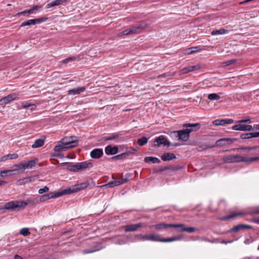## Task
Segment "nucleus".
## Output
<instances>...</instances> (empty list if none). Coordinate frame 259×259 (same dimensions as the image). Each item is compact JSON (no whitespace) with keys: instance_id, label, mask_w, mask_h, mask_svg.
<instances>
[{"instance_id":"31","label":"nucleus","mask_w":259,"mask_h":259,"mask_svg":"<svg viewBox=\"0 0 259 259\" xmlns=\"http://www.w3.org/2000/svg\"><path fill=\"white\" fill-rule=\"evenodd\" d=\"M144 161L146 162H151L153 163H159L160 162V160L158 158L151 156L145 157Z\"/></svg>"},{"instance_id":"19","label":"nucleus","mask_w":259,"mask_h":259,"mask_svg":"<svg viewBox=\"0 0 259 259\" xmlns=\"http://www.w3.org/2000/svg\"><path fill=\"white\" fill-rule=\"evenodd\" d=\"M103 152L102 149L96 148L90 153V156L94 159L100 158L103 155Z\"/></svg>"},{"instance_id":"57","label":"nucleus","mask_w":259,"mask_h":259,"mask_svg":"<svg viewBox=\"0 0 259 259\" xmlns=\"http://www.w3.org/2000/svg\"><path fill=\"white\" fill-rule=\"evenodd\" d=\"M251 136L252 138L254 137H259V132H255V133H251Z\"/></svg>"},{"instance_id":"47","label":"nucleus","mask_w":259,"mask_h":259,"mask_svg":"<svg viewBox=\"0 0 259 259\" xmlns=\"http://www.w3.org/2000/svg\"><path fill=\"white\" fill-rule=\"evenodd\" d=\"M20 234L24 236H27L30 234L27 228H23L20 231Z\"/></svg>"},{"instance_id":"33","label":"nucleus","mask_w":259,"mask_h":259,"mask_svg":"<svg viewBox=\"0 0 259 259\" xmlns=\"http://www.w3.org/2000/svg\"><path fill=\"white\" fill-rule=\"evenodd\" d=\"M228 30L225 29H220L219 30H214L211 32V34L212 35H219V34H223L227 33Z\"/></svg>"},{"instance_id":"16","label":"nucleus","mask_w":259,"mask_h":259,"mask_svg":"<svg viewBox=\"0 0 259 259\" xmlns=\"http://www.w3.org/2000/svg\"><path fill=\"white\" fill-rule=\"evenodd\" d=\"M200 68V66L199 65L190 66L182 69L180 71V73L181 74H186L188 73V72L198 70Z\"/></svg>"},{"instance_id":"22","label":"nucleus","mask_w":259,"mask_h":259,"mask_svg":"<svg viewBox=\"0 0 259 259\" xmlns=\"http://www.w3.org/2000/svg\"><path fill=\"white\" fill-rule=\"evenodd\" d=\"M118 147L117 146L112 147L108 145L105 148V152L107 155H114L118 152Z\"/></svg>"},{"instance_id":"24","label":"nucleus","mask_w":259,"mask_h":259,"mask_svg":"<svg viewBox=\"0 0 259 259\" xmlns=\"http://www.w3.org/2000/svg\"><path fill=\"white\" fill-rule=\"evenodd\" d=\"M161 159L164 161H170L176 158V155L172 153H165L161 156Z\"/></svg>"},{"instance_id":"1","label":"nucleus","mask_w":259,"mask_h":259,"mask_svg":"<svg viewBox=\"0 0 259 259\" xmlns=\"http://www.w3.org/2000/svg\"><path fill=\"white\" fill-rule=\"evenodd\" d=\"M64 195H65V193H64V190L57 192H50L48 194L42 195L39 199L37 198L34 199H30L31 200V202L30 204H37L41 202L47 201L50 199L60 197Z\"/></svg>"},{"instance_id":"34","label":"nucleus","mask_w":259,"mask_h":259,"mask_svg":"<svg viewBox=\"0 0 259 259\" xmlns=\"http://www.w3.org/2000/svg\"><path fill=\"white\" fill-rule=\"evenodd\" d=\"M37 161V159H35L34 160L25 161L27 168H31L32 167H34L35 165V164H36Z\"/></svg>"},{"instance_id":"61","label":"nucleus","mask_w":259,"mask_h":259,"mask_svg":"<svg viewBox=\"0 0 259 259\" xmlns=\"http://www.w3.org/2000/svg\"><path fill=\"white\" fill-rule=\"evenodd\" d=\"M31 180H32V178H31V177L26 178L24 179V180L25 181V182H30V181H31Z\"/></svg>"},{"instance_id":"42","label":"nucleus","mask_w":259,"mask_h":259,"mask_svg":"<svg viewBox=\"0 0 259 259\" xmlns=\"http://www.w3.org/2000/svg\"><path fill=\"white\" fill-rule=\"evenodd\" d=\"M133 30H132V27L130 28H128L126 30L123 31L122 32L119 33L118 35L121 36L122 35H128L131 34H133Z\"/></svg>"},{"instance_id":"63","label":"nucleus","mask_w":259,"mask_h":259,"mask_svg":"<svg viewBox=\"0 0 259 259\" xmlns=\"http://www.w3.org/2000/svg\"><path fill=\"white\" fill-rule=\"evenodd\" d=\"M253 213H259V207H256L253 210Z\"/></svg>"},{"instance_id":"40","label":"nucleus","mask_w":259,"mask_h":259,"mask_svg":"<svg viewBox=\"0 0 259 259\" xmlns=\"http://www.w3.org/2000/svg\"><path fill=\"white\" fill-rule=\"evenodd\" d=\"M15 166L18 167L19 170H24L27 168L25 161L20 162L17 164H16Z\"/></svg>"},{"instance_id":"58","label":"nucleus","mask_w":259,"mask_h":259,"mask_svg":"<svg viewBox=\"0 0 259 259\" xmlns=\"http://www.w3.org/2000/svg\"><path fill=\"white\" fill-rule=\"evenodd\" d=\"M6 103H5V101L4 100V98L0 99V105L1 106H4Z\"/></svg>"},{"instance_id":"12","label":"nucleus","mask_w":259,"mask_h":259,"mask_svg":"<svg viewBox=\"0 0 259 259\" xmlns=\"http://www.w3.org/2000/svg\"><path fill=\"white\" fill-rule=\"evenodd\" d=\"M144 224L142 223L135 224H130L128 225H126L124 227V230L126 232H134L138 230L139 228L143 227Z\"/></svg>"},{"instance_id":"25","label":"nucleus","mask_w":259,"mask_h":259,"mask_svg":"<svg viewBox=\"0 0 259 259\" xmlns=\"http://www.w3.org/2000/svg\"><path fill=\"white\" fill-rule=\"evenodd\" d=\"M176 226H178L176 228H181L182 229L181 232H188L189 233H192L197 230V229L194 227H185L184 224H176Z\"/></svg>"},{"instance_id":"35","label":"nucleus","mask_w":259,"mask_h":259,"mask_svg":"<svg viewBox=\"0 0 259 259\" xmlns=\"http://www.w3.org/2000/svg\"><path fill=\"white\" fill-rule=\"evenodd\" d=\"M135 237L140 241H148V234H140L138 235H137Z\"/></svg>"},{"instance_id":"17","label":"nucleus","mask_w":259,"mask_h":259,"mask_svg":"<svg viewBox=\"0 0 259 259\" xmlns=\"http://www.w3.org/2000/svg\"><path fill=\"white\" fill-rule=\"evenodd\" d=\"M148 241H155V242H161L162 241V238L160 234L156 233L148 234Z\"/></svg>"},{"instance_id":"39","label":"nucleus","mask_w":259,"mask_h":259,"mask_svg":"<svg viewBox=\"0 0 259 259\" xmlns=\"http://www.w3.org/2000/svg\"><path fill=\"white\" fill-rule=\"evenodd\" d=\"M259 149V146H253V147H242L240 148H237V150H243V151H249L254 149Z\"/></svg>"},{"instance_id":"20","label":"nucleus","mask_w":259,"mask_h":259,"mask_svg":"<svg viewBox=\"0 0 259 259\" xmlns=\"http://www.w3.org/2000/svg\"><path fill=\"white\" fill-rule=\"evenodd\" d=\"M67 149H68V148H67V146L64 144L63 140L61 139V140L58 142V144L54 147V150L55 152H59L64 151Z\"/></svg>"},{"instance_id":"37","label":"nucleus","mask_w":259,"mask_h":259,"mask_svg":"<svg viewBox=\"0 0 259 259\" xmlns=\"http://www.w3.org/2000/svg\"><path fill=\"white\" fill-rule=\"evenodd\" d=\"M220 98V96L216 93H211L208 96V99L211 101L218 100Z\"/></svg>"},{"instance_id":"7","label":"nucleus","mask_w":259,"mask_h":259,"mask_svg":"<svg viewBox=\"0 0 259 259\" xmlns=\"http://www.w3.org/2000/svg\"><path fill=\"white\" fill-rule=\"evenodd\" d=\"M247 214V212L243 211H234L229 215L221 218L220 220L221 221H227L231 219L234 220L237 218L243 217Z\"/></svg>"},{"instance_id":"27","label":"nucleus","mask_w":259,"mask_h":259,"mask_svg":"<svg viewBox=\"0 0 259 259\" xmlns=\"http://www.w3.org/2000/svg\"><path fill=\"white\" fill-rule=\"evenodd\" d=\"M67 0H55L46 5L47 9L52 8L53 7L57 6L62 5L63 3L65 2Z\"/></svg>"},{"instance_id":"45","label":"nucleus","mask_w":259,"mask_h":259,"mask_svg":"<svg viewBox=\"0 0 259 259\" xmlns=\"http://www.w3.org/2000/svg\"><path fill=\"white\" fill-rule=\"evenodd\" d=\"M34 25L33 19H29L27 21H24L21 24V27H24L25 26H29Z\"/></svg>"},{"instance_id":"64","label":"nucleus","mask_w":259,"mask_h":259,"mask_svg":"<svg viewBox=\"0 0 259 259\" xmlns=\"http://www.w3.org/2000/svg\"><path fill=\"white\" fill-rule=\"evenodd\" d=\"M7 182L4 181H0V186L6 184Z\"/></svg>"},{"instance_id":"55","label":"nucleus","mask_w":259,"mask_h":259,"mask_svg":"<svg viewBox=\"0 0 259 259\" xmlns=\"http://www.w3.org/2000/svg\"><path fill=\"white\" fill-rule=\"evenodd\" d=\"M41 8V6H40V5H36L34 7H33V8H32L31 9L32 10V11L33 12L34 11L38 10L39 9H40Z\"/></svg>"},{"instance_id":"14","label":"nucleus","mask_w":259,"mask_h":259,"mask_svg":"<svg viewBox=\"0 0 259 259\" xmlns=\"http://www.w3.org/2000/svg\"><path fill=\"white\" fill-rule=\"evenodd\" d=\"M175 132L178 134L179 139L183 141L186 142L188 141L189 138V134L185 129L178 131Z\"/></svg>"},{"instance_id":"23","label":"nucleus","mask_w":259,"mask_h":259,"mask_svg":"<svg viewBox=\"0 0 259 259\" xmlns=\"http://www.w3.org/2000/svg\"><path fill=\"white\" fill-rule=\"evenodd\" d=\"M148 26L147 24H141L137 26H133L132 27V30H133L134 33H139L141 32L143 30L146 28Z\"/></svg>"},{"instance_id":"15","label":"nucleus","mask_w":259,"mask_h":259,"mask_svg":"<svg viewBox=\"0 0 259 259\" xmlns=\"http://www.w3.org/2000/svg\"><path fill=\"white\" fill-rule=\"evenodd\" d=\"M233 143V141L229 138H223L217 141L215 146L224 147Z\"/></svg>"},{"instance_id":"3","label":"nucleus","mask_w":259,"mask_h":259,"mask_svg":"<svg viewBox=\"0 0 259 259\" xmlns=\"http://www.w3.org/2000/svg\"><path fill=\"white\" fill-rule=\"evenodd\" d=\"M92 166V164L88 162H81L75 164H70L67 166V169L70 171H77L83 170Z\"/></svg>"},{"instance_id":"53","label":"nucleus","mask_w":259,"mask_h":259,"mask_svg":"<svg viewBox=\"0 0 259 259\" xmlns=\"http://www.w3.org/2000/svg\"><path fill=\"white\" fill-rule=\"evenodd\" d=\"M49 190V188L47 186L44 187L43 188H41L38 190V193L39 194H42L45 192H48Z\"/></svg>"},{"instance_id":"9","label":"nucleus","mask_w":259,"mask_h":259,"mask_svg":"<svg viewBox=\"0 0 259 259\" xmlns=\"http://www.w3.org/2000/svg\"><path fill=\"white\" fill-rule=\"evenodd\" d=\"M178 226H176V224H166L164 223H159L149 226V228L152 229H155L157 230H162L168 228H176Z\"/></svg>"},{"instance_id":"50","label":"nucleus","mask_w":259,"mask_h":259,"mask_svg":"<svg viewBox=\"0 0 259 259\" xmlns=\"http://www.w3.org/2000/svg\"><path fill=\"white\" fill-rule=\"evenodd\" d=\"M32 106H35L34 104H32L27 102H23L22 103V106L23 108H27Z\"/></svg>"},{"instance_id":"18","label":"nucleus","mask_w":259,"mask_h":259,"mask_svg":"<svg viewBox=\"0 0 259 259\" xmlns=\"http://www.w3.org/2000/svg\"><path fill=\"white\" fill-rule=\"evenodd\" d=\"M252 226L248 225H245V224H239L237 226H235L233 227L230 230V232H237L240 230H242L245 229H251Z\"/></svg>"},{"instance_id":"56","label":"nucleus","mask_w":259,"mask_h":259,"mask_svg":"<svg viewBox=\"0 0 259 259\" xmlns=\"http://www.w3.org/2000/svg\"><path fill=\"white\" fill-rule=\"evenodd\" d=\"M200 240L203 241H206V242H210V243L213 242V241L210 240L208 238H207L206 237H202L200 239Z\"/></svg>"},{"instance_id":"49","label":"nucleus","mask_w":259,"mask_h":259,"mask_svg":"<svg viewBox=\"0 0 259 259\" xmlns=\"http://www.w3.org/2000/svg\"><path fill=\"white\" fill-rule=\"evenodd\" d=\"M251 135H252L251 133L244 134L241 136V138L242 139H250V138H252Z\"/></svg>"},{"instance_id":"54","label":"nucleus","mask_w":259,"mask_h":259,"mask_svg":"<svg viewBox=\"0 0 259 259\" xmlns=\"http://www.w3.org/2000/svg\"><path fill=\"white\" fill-rule=\"evenodd\" d=\"M29 13V14H31V13H33V11H32V9H30L29 10H25V11H24L23 12H21L20 14H23L24 13Z\"/></svg>"},{"instance_id":"41","label":"nucleus","mask_w":259,"mask_h":259,"mask_svg":"<svg viewBox=\"0 0 259 259\" xmlns=\"http://www.w3.org/2000/svg\"><path fill=\"white\" fill-rule=\"evenodd\" d=\"M148 138L145 137H143L142 138L139 139L137 143L140 146H143L146 144L148 142Z\"/></svg>"},{"instance_id":"10","label":"nucleus","mask_w":259,"mask_h":259,"mask_svg":"<svg viewBox=\"0 0 259 259\" xmlns=\"http://www.w3.org/2000/svg\"><path fill=\"white\" fill-rule=\"evenodd\" d=\"M161 145L169 146L170 143L163 136H160L156 138L154 142V147H159Z\"/></svg>"},{"instance_id":"60","label":"nucleus","mask_w":259,"mask_h":259,"mask_svg":"<svg viewBox=\"0 0 259 259\" xmlns=\"http://www.w3.org/2000/svg\"><path fill=\"white\" fill-rule=\"evenodd\" d=\"M118 137L117 135H113L109 137L107 140H113Z\"/></svg>"},{"instance_id":"44","label":"nucleus","mask_w":259,"mask_h":259,"mask_svg":"<svg viewBox=\"0 0 259 259\" xmlns=\"http://www.w3.org/2000/svg\"><path fill=\"white\" fill-rule=\"evenodd\" d=\"M47 20H48V18L47 17H44L38 19H33L34 25L40 23L42 22L47 21Z\"/></svg>"},{"instance_id":"51","label":"nucleus","mask_w":259,"mask_h":259,"mask_svg":"<svg viewBox=\"0 0 259 259\" xmlns=\"http://www.w3.org/2000/svg\"><path fill=\"white\" fill-rule=\"evenodd\" d=\"M129 177V176L125 178H122L120 179L117 180V182L119 183V185H120L121 184H123L124 183H125L128 181V178Z\"/></svg>"},{"instance_id":"11","label":"nucleus","mask_w":259,"mask_h":259,"mask_svg":"<svg viewBox=\"0 0 259 259\" xmlns=\"http://www.w3.org/2000/svg\"><path fill=\"white\" fill-rule=\"evenodd\" d=\"M183 126L186 127L185 129L188 134L193 131H196L200 128V124L199 123H185L183 125Z\"/></svg>"},{"instance_id":"32","label":"nucleus","mask_w":259,"mask_h":259,"mask_svg":"<svg viewBox=\"0 0 259 259\" xmlns=\"http://www.w3.org/2000/svg\"><path fill=\"white\" fill-rule=\"evenodd\" d=\"M119 186V183L117 182V180H115L114 181H111L108 183L102 185L101 187H106V188H112L115 186Z\"/></svg>"},{"instance_id":"59","label":"nucleus","mask_w":259,"mask_h":259,"mask_svg":"<svg viewBox=\"0 0 259 259\" xmlns=\"http://www.w3.org/2000/svg\"><path fill=\"white\" fill-rule=\"evenodd\" d=\"M14 257L15 259H23V258L21 256H20L18 254L14 255Z\"/></svg>"},{"instance_id":"43","label":"nucleus","mask_w":259,"mask_h":259,"mask_svg":"<svg viewBox=\"0 0 259 259\" xmlns=\"http://www.w3.org/2000/svg\"><path fill=\"white\" fill-rule=\"evenodd\" d=\"M181 239V237H174L167 239H164L162 238V242H172L174 241H177Z\"/></svg>"},{"instance_id":"8","label":"nucleus","mask_w":259,"mask_h":259,"mask_svg":"<svg viewBox=\"0 0 259 259\" xmlns=\"http://www.w3.org/2000/svg\"><path fill=\"white\" fill-rule=\"evenodd\" d=\"M64 144L67 146V148H71L77 146V141L75 137H66L62 139Z\"/></svg>"},{"instance_id":"62","label":"nucleus","mask_w":259,"mask_h":259,"mask_svg":"<svg viewBox=\"0 0 259 259\" xmlns=\"http://www.w3.org/2000/svg\"><path fill=\"white\" fill-rule=\"evenodd\" d=\"M95 251V250H84L83 251V253L87 254V253H92V252H94Z\"/></svg>"},{"instance_id":"30","label":"nucleus","mask_w":259,"mask_h":259,"mask_svg":"<svg viewBox=\"0 0 259 259\" xmlns=\"http://www.w3.org/2000/svg\"><path fill=\"white\" fill-rule=\"evenodd\" d=\"M200 50L198 47H191L185 50V53L187 55H190L196 52H198Z\"/></svg>"},{"instance_id":"52","label":"nucleus","mask_w":259,"mask_h":259,"mask_svg":"<svg viewBox=\"0 0 259 259\" xmlns=\"http://www.w3.org/2000/svg\"><path fill=\"white\" fill-rule=\"evenodd\" d=\"M76 59L75 57H69L62 61V63L64 64H67L69 61H73Z\"/></svg>"},{"instance_id":"48","label":"nucleus","mask_w":259,"mask_h":259,"mask_svg":"<svg viewBox=\"0 0 259 259\" xmlns=\"http://www.w3.org/2000/svg\"><path fill=\"white\" fill-rule=\"evenodd\" d=\"M241 120V122H244L245 123L247 124H249L251 122V118L249 116L244 117Z\"/></svg>"},{"instance_id":"29","label":"nucleus","mask_w":259,"mask_h":259,"mask_svg":"<svg viewBox=\"0 0 259 259\" xmlns=\"http://www.w3.org/2000/svg\"><path fill=\"white\" fill-rule=\"evenodd\" d=\"M18 97V94L16 93L11 94L7 96L4 97V99L5 101V103L7 104L9 103L11 101L14 100Z\"/></svg>"},{"instance_id":"38","label":"nucleus","mask_w":259,"mask_h":259,"mask_svg":"<svg viewBox=\"0 0 259 259\" xmlns=\"http://www.w3.org/2000/svg\"><path fill=\"white\" fill-rule=\"evenodd\" d=\"M15 170H4L1 171L0 176L2 178L5 177L6 176H11L12 175V172L14 171Z\"/></svg>"},{"instance_id":"5","label":"nucleus","mask_w":259,"mask_h":259,"mask_svg":"<svg viewBox=\"0 0 259 259\" xmlns=\"http://www.w3.org/2000/svg\"><path fill=\"white\" fill-rule=\"evenodd\" d=\"M223 160L225 163H237L243 162V156L240 155H228L223 157Z\"/></svg>"},{"instance_id":"36","label":"nucleus","mask_w":259,"mask_h":259,"mask_svg":"<svg viewBox=\"0 0 259 259\" xmlns=\"http://www.w3.org/2000/svg\"><path fill=\"white\" fill-rule=\"evenodd\" d=\"M243 160H243V162L251 163L259 160V156L251 158H247L243 156Z\"/></svg>"},{"instance_id":"2","label":"nucleus","mask_w":259,"mask_h":259,"mask_svg":"<svg viewBox=\"0 0 259 259\" xmlns=\"http://www.w3.org/2000/svg\"><path fill=\"white\" fill-rule=\"evenodd\" d=\"M31 202L30 198L26 201H12L5 203L4 208L8 210H14L17 208H23Z\"/></svg>"},{"instance_id":"46","label":"nucleus","mask_w":259,"mask_h":259,"mask_svg":"<svg viewBox=\"0 0 259 259\" xmlns=\"http://www.w3.org/2000/svg\"><path fill=\"white\" fill-rule=\"evenodd\" d=\"M237 62L236 59H232L228 61L223 62L222 64V66L226 67L231 64H233Z\"/></svg>"},{"instance_id":"6","label":"nucleus","mask_w":259,"mask_h":259,"mask_svg":"<svg viewBox=\"0 0 259 259\" xmlns=\"http://www.w3.org/2000/svg\"><path fill=\"white\" fill-rule=\"evenodd\" d=\"M237 124L232 126V128L238 131H250L253 130L252 125L244 122H241V120L237 121Z\"/></svg>"},{"instance_id":"13","label":"nucleus","mask_w":259,"mask_h":259,"mask_svg":"<svg viewBox=\"0 0 259 259\" xmlns=\"http://www.w3.org/2000/svg\"><path fill=\"white\" fill-rule=\"evenodd\" d=\"M234 120L232 119H218L213 121L212 124L214 125H225L228 124L233 123Z\"/></svg>"},{"instance_id":"21","label":"nucleus","mask_w":259,"mask_h":259,"mask_svg":"<svg viewBox=\"0 0 259 259\" xmlns=\"http://www.w3.org/2000/svg\"><path fill=\"white\" fill-rule=\"evenodd\" d=\"M85 88L84 87H78L77 88L69 90L68 91V94L70 95H75L79 94L83 92L85 90Z\"/></svg>"},{"instance_id":"4","label":"nucleus","mask_w":259,"mask_h":259,"mask_svg":"<svg viewBox=\"0 0 259 259\" xmlns=\"http://www.w3.org/2000/svg\"><path fill=\"white\" fill-rule=\"evenodd\" d=\"M89 184L88 182H83L72 186L67 189L63 190L66 194L77 192L88 187Z\"/></svg>"},{"instance_id":"26","label":"nucleus","mask_w":259,"mask_h":259,"mask_svg":"<svg viewBox=\"0 0 259 259\" xmlns=\"http://www.w3.org/2000/svg\"><path fill=\"white\" fill-rule=\"evenodd\" d=\"M18 155L16 153L9 154L1 157L0 161H5L9 159H16L18 158Z\"/></svg>"},{"instance_id":"28","label":"nucleus","mask_w":259,"mask_h":259,"mask_svg":"<svg viewBox=\"0 0 259 259\" xmlns=\"http://www.w3.org/2000/svg\"><path fill=\"white\" fill-rule=\"evenodd\" d=\"M45 143V139L40 138L36 139L34 143L32 145L31 147L33 148H37L42 147Z\"/></svg>"}]
</instances>
